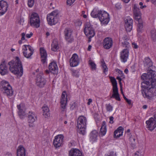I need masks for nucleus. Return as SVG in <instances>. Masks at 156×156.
<instances>
[{"label":"nucleus","instance_id":"obj_45","mask_svg":"<svg viewBox=\"0 0 156 156\" xmlns=\"http://www.w3.org/2000/svg\"><path fill=\"white\" fill-rule=\"evenodd\" d=\"M77 106V103L76 102H72L70 104V108L73 110Z\"/></svg>","mask_w":156,"mask_h":156},{"label":"nucleus","instance_id":"obj_16","mask_svg":"<svg viewBox=\"0 0 156 156\" xmlns=\"http://www.w3.org/2000/svg\"><path fill=\"white\" fill-rule=\"evenodd\" d=\"M9 7L8 3L4 0L0 1V15H2L6 12Z\"/></svg>","mask_w":156,"mask_h":156},{"label":"nucleus","instance_id":"obj_54","mask_svg":"<svg viewBox=\"0 0 156 156\" xmlns=\"http://www.w3.org/2000/svg\"><path fill=\"white\" fill-rule=\"evenodd\" d=\"M139 5H140L141 6L140 7V8L141 9H143V8H145V7H146V6L145 5L143 6V3L142 2H140Z\"/></svg>","mask_w":156,"mask_h":156},{"label":"nucleus","instance_id":"obj_64","mask_svg":"<svg viewBox=\"0 0 156 156\" xmlns=\"http://www.w3.org/2000/svg\"><path fill=\"white\" fill-rule=\"evenodd\" d=\"M152 3L154 4L155 5L156 4V0H151Z\"/></svg>","mask_w":156,"mask_h":156},{"label":"nucleus","instance_id":"obj_61","mask_svg":"<svg viewBox=\"0 0 156 156\" xmlns=\"http://www.w3.org/2000/svg\"><path fill=\"white\" fill-rule=\"evenodd\" d=\"M123 2L126 3H128L130 0H122Z\"/></svg>","mask_w":156,"mask_h":156},{"label":"nucleus","instance_id":"obj_6","mask_svg":"<svg viewBox=\"0 0 156 156\" xmlns=\"http://www.w3.org/2000/svg\"><path fill=\"white\" fill-rule=\"evenodd\" d=\"M40 20L38 15L36 13H33L30 19V25L34 27L37 28L40 26Z\"/></svg>","mask_w":156,"mask_h":156},{"label":"nucleus","instance_id":"obj_36","mask_svg":"<svg viewBox=\"0 0 156 156\" xmlns=\"http://www.w3.org/2000/svg\"><path fill=\"white\" fill-rule=\"evenodd\" d=\"M101 65L102 68L103 72L105 73L107 72L108 71V68L103 60L101 61Z\"/></svg>","mask_w":156,"mask_h":156},{"label":"nucleus","instance_id":"obj_21","mask_svg":"<svg viewBox=\"0 0 156 156\" xmlns=\"http://www.w3.org/2000/svg\"><path fill=\"white\" fill-rule=\"evenodd\" d=\"M8 68L5 61H3L0 64V73L4 75L8 73Z\"/></svg>","mask_w":156,"mask_h":156},{"label":"nucleus","instance_id":"obj_49","mask_svg":"<svg viewBox=\"0 0 156 156\" xmlns=\"http://www.w3.org/2000/svg\"><path fill=\"white\" fill-rule=\"evenodd\" d=\"M26 35V34L25 33H23L21 34V40L22 41H24L25 40L26 41H27V40L25 39V36Z\"/></svg>","mask_w":156,"mask_h":156},{"label":"nucleus","instance_id":"obj_2","mask_svg":"<svg viewBox=\"0 0 156 156\" xmlns=\"http://www.w3.org/2000/svg\"><path fill=\"white\" fill-rule=\"evenodd\" d=\"M9 70L11 73L18 76L21 77L23 74V70L21 62L18 57L15 61H11L8 63Z\"/></svg>","mask_w":156,"mask_h":156},{"label":"nucleus","instance_id":"obj_63","mask_svg":"<svg viewBox=\"0 0 156 156\" xmlns=\"http://www.w3.org/2000/svg\"><path fill=\"white\" fill-rule=\"evenodd\" d=\"M6 154L8 155L7 156H12V154L9 152H7Z\"/></svg>","mask_w":156,"mask_h":156},{"label":"nucleus","instance_id":"obj_57","mask_svg":"<svg viewBox=\"0 0 156 156\" xmlns=\"http://www.w3.org/2000/svg\"><path fill=\"white\" fill-rule=\"evenodd\" d=\"M92 100L91 99H89L88 100V102L87 103V104L88 105H90V103L92 102Z\"/></svg>","mask_w":156,"mask_h":156},{"label":"nucleus","instance_id":"obj_18","mask_svg":"<svg viewBox=\"0 0 156 156\" xmlns=\"http://www.w3.org/2000/svg\"><path fill=\"white\" fill-rule=\"evenodd\" d=\"M125 27L127 32H130L132 29L133 20L130 17H127L125 20Z\"/></svg>","mask_w":156,"mask_h":156},{"label":"nucleus","instance_id":"obj_53","mask_svg":"<svg viewBox=\"0 0 156 156\" xmlns=\"http://www.w3.org/2000/svg\"><path fill=\"white\" fill-rule=\"evenodd\" d=\"M33 35V34L32 32H30V34H27L26 35L27 38H30Z\"/></svg>","mask_w":156,"mask_h":156},{"label":"nucleus","instance_id":"obj_12","mask_svg":"<svg viewBox=\"0 0 156 156\" xmlns=\"http://www.w3.org/2000/svg\"><path fill=\"white\" fill-rule=\"evenodd\" d=\"M63 139L64 136L62 135L56 136L53 142L54 146L56 148L61 146L63 144Z\"/></svg>","mask_w":156,"mask_h":156},{"label":"nucleus","instance_id":"obj_52","mask_svg":"<svg viewBox=\"0 0 156 156\" xmlns=\"http://www.w3.org/2000/svg\"><path fill=\"white\" fill-rule=\"evenodd\" d=\"M115 7L116 8L118 9H120L121 8L120 4L119 3L116 4L115 5Z\"/></svg>","mask_w":156,"mask_h":156},{"label":"nucleus","instance_id":"obj_28","mask_svg":"<svg viewBox=\"0 0 156 156\" xmlns=\"http://www.w3.org/2000/svg\"><path fill=\"white\" fill-rule=\"evenodd\" d=\"M138 22L137 30L138 34L141 33L143 30V24L142 19L136 20Z\"/></svg>","mask_w":156,"mask_h":156},{"label":"nucleus","instance_id":"obj_19","mask_svg":"<svg viewBox=\"0 0 156 156\" xmlns=\"http://www.w3.org/2000/svg\"><path fill=\"white\" fill-rule=\"evenodd\" d=\"M129 51L127 49L123 50L120 52V58L121 61L123 62H126L129 57Z\"/></svg>","mask_w":156,"mask_h":156},{"label":"nucleus","instance_id":"obj_27","mask_svg":"<svg viewBox=\"0 0 156 156\" xmlns=\"http://www.w3.org/2000/svg\"><path fill=\"white\" fill-rule=\"evenodd\" d=\"M123 129L122 126L119 127L114 132V135L115 138L119 137L122 135Z\"/></svg>","mask_w":156,"mask_h":156},{"label":"nucleus","instance_id":"obj_24","mask_svg":"<svg viewBox=\"0 0 156 156\" xmlns=\"http://www.w3.org/2000/svg\"><path fill=\"white\" fill-rule=\"evenodd\" d=\"M40 51L41 58V61L43 64H44L46 62L47 58L46 51L44 48H41Z\"/></svg>","mask_w":156,"mask_h":156},{"label":"nucleus","instance_id":"obj_44","mask_svg":"<svg viewBox=\"0 0 156 156\" xmlns=\"http://www.w3.org/2000/svg\"><path fill=\"white\" fill-rule=\"evenodd\" d=\"M72 74V76L76 77H78L79 76L78 72L76 70H73Z\"/></svg>","mask_w":156,"mask_h":156},{"label":"nucleus","instance_id":"obj_25","mask_svg":"<svg viewBox=\"0 0 156 156\" xmlns=\"http://www.w3.org/2000/svg\"><path fill=\"white\" fill-rule=\"evenodd\" d=\"M69 156H82L81 152L78 149H72L69 151Z\"/></svg>","mask_w":156,"mask_h":156},{"label":"nucleus","instance_id":"obj_48","mask_svg":"<svg viewBox=\"0 0 156 156\" xmlns=\"http://www.w3.org/2000/svg\"><path fill=\"white\" fill-rule=\"evenodd\" d=\"M107 156H116V153L114 151H111L107 154Z\"/></svg>","mask_w":156,"mask_h":156},{"label":"nucleus","instance_id":"obj_62","mask_svg":"<svg viewBox=\"0 0 156 156\" xmlns=\"http://www.w3.org/2000/svg\"><path fill=\"white\" fill-rule=\"evenodd\" d=\"M46 37L47 38L48 36H49L50 35V34L49 32H47L46 33Z\"/></svg>","mask_w":156,"mask_h":156},{"label":"nucleus","instance_id":"obj_43","mask_svg":"<svg viewBox=\"0 0 156 156\" xmlns=\"http://www.w3.org/2000/svg\"><path fill=\"white\" fill-rule=\"evenodd\" d=\"M127 41H124L122 42L123 46L126 48H128L129 46V43Z\"/></svg>","mask_w":156,"mask_h":156},{"label":"nucleus","instance_id":"obj_20","mask_svg":"<svg viewBox=\"0 0 156 156\" xmlns=\"http://www.w3.org/2000/svg\"><path fill=\"white\" fill-rule=\"evenodd\" d=\"M134 18L136 20L141 19L140 18L141 12L139 8L137 5H134L133 9Z\"/></svg>","mask_w":156,"mask_h":156},{"label":"nucleus","instance_id":"obj_56","mask_svg":"<svg viewBox=\"0 0 156 156\" xmlns=\"http://www.w3.org/2000/svg\"><path fill=\"white\" fill-rule=\"evenodd\" d=\"M132 45H133V48L135 49H136L138 48V45H137L136 44H135L134 43H132Z\"/></svg>","mask_w":156,"mask_h":156},{"label":"nucleus","instance_id":"obj_46","mask_svg":"<svg viewBox=\"0 0 156 156\" xmlns=\"http://www.w3.org/2000/svg\"><path fill=\"white\" fill-rule=\"evenodd\" d=\"M75 0H67V5L69 6L75 2Z\"/></svg>","mask_w":156,"mask_h":156},{"label":"nucleus","instance_id":"obj_8","mask_svg":"<svg viewBox=\"0 0 156 156\" xmlns=\"http://www.w3.org/2000/svg\"><path fill=\"white\" fill-rule=\"evenodd\" d=\"M37 120L36 115L34 112L30 111L28 113L27 121L29 127H33L34 126V122Z\"/></svg>","mask_w":156,"mask_h":156},{"label":"nucleus","instance_id":"obj_40","mask_svg":"<svg viewBox=\"0 0 156 156\" xmlns=\"http://www.w3.org/2000/svg\"><path fill=\"white\" fill-rule=\"evenodd\" d=\"M111 81L112 84V86L117 85V81L114 77L109 76Z\"/></svg>","mask_w":156,"mask_h":156},{"label":"nucleus","instance_id":"obj_22","mask_svg":"<svg viewBox=\"0 0 156 156\" xmlns=\"http://www.w3.org/2000/svg\"><path fill=\"white\" fill-rule=\"evenodd\" d=\"M48 68L52 73L55 74L57 73L58 67L55 62H53L50 63L49 65Z\"/></svg>","mask_w":156,"mask_h":156},{"label":"nucleus","instance_id":"obj_50","mask_svg":"<svg viewBox=\"0 0 156 156\" xmlns=\"http://www.w3.org/2000/svg\"><path fill=\"white\" fill-rule=\"evenodd\" d=\"M135 156H143L140 151H137L135 154Z\"/></svg>","mask_w":156,"mask_h":156},{"label":"nucleus","instance_id":"obj_13","mask_svg":"<svg viewBox=\"0 0 156 156\" xmlns=\"http://www.w3.org/2000/svg\"><path fill=\"white\" fill-rule=\"evenodd\" d=\"M102 44L105 49L107 50L109 49L112 47L113 41L111 38L107 37L103 40Z\"/></svg>","mask_w":156,"mask_h":156},{"label":"nucleus","instance_id":"obj_34","mask_svg":"<svg viewBox=\"0 0 156 156\" xmlns=\"http://www.w3.org/2000/svg\"><path fill=\"white\" fill-rule=\"evenodd\" d=\"M144 65L148 68L151 67L153 66V63L151 59L148 57L145 58Z\"/></svg>","mask_w":156,"mask_h":156},{"label":"nucleus","instance_id":"obj_41","mask_svg":"<svg viewBox=\"0 0 156 156\" xmlns=\"http://www.w3.org/2000/svg\"><path fill=\"white\" fill-rule=\"evenodd\" d=\"M105 107L107 112H110L113 110V107L110 104H106Z\"/></svg>","mask_w":156,"mask_h":156},{"label":"nucleus","instance_id":"obj_9","mask_svg":"<svg viewBox=\"0 0 156 156\" xmlns=\"http://www.w3.org/2000/svg\"><path fill=\"white\" fill-rule=\"evenodd\" d=\"M24 56L27 58H29L33 54L34 50L30 45H24L22 47Z\"/></svg>","mask_w":156,"mask_h":156},{"label":"nucleus","instance_id":"obj_15","mask_svg":"<svg viewBox=\"0 0 156 156\" xmlns=\"http://www.w3.org/2000/svg\"><path fill=\"white\" fill-rule=\"evenodd\" d=\"M67 95L66 91H64L63 92L62 94L60 102L61 107L62 111H64L66 108L67 101Z\"/></svg>","mask_w":156,"mask_h":156},{"label":"nucleus","instance_id":"obj_3","mask_svg":"<svg viewBox=\"0 0 156 156\" xmlns=\"http://www.w3.org/2000/svg\"><path fill=\"white\" fill-rule=\"evenodd\" d=\"M91 15L93 18L98 17L101 22L104 24H107L109 21V14L105 11H98L94 9L91 12Z\"/></svg>","mask_w":156,"mask_h":156},{"label":"nucleus","instance_id":"obj_51","mask_svg":"<svg viewBox=\"0 0 156 156\" xmlns=\"http://www.w3.org/2000/svg\"><path fill=\"white\" fill-rule=\"evenodd\" d=\"M122 39L123 41L129 40V38L126 35H123V36L122 37Z\"/></svg>","mask_w":156,"mask_h":156},{"label":"nucleus","instance_id":"obj_1","mask_svg":"<svg viewBox=\"0 0 156 156\" xmlns=\"http://www.w3.org/2000/svg\"><path fill=\"white\" fill-rule=\"evenodd\" d=\"M150 69L147 74H144L141 76L143 80H148L141 83L143 95L148 99L156 97V73Z\"/></svg>","mask_w":156,"mask_h":156},{"label":"nucleus","instance_id":"obj_5","mask_svg":"<svg viewBox=\"0 0 156 156\" xmlns=\"http://www.w3.org/2000/svg\"><path fill=\"white\" fill-rule=\"evenodd\" d=\"M47 19L48 24L50 26L56 24L58 20V15L55 12L53 11L47 15Z\"/></svg>","mask_w":156,"mask_h":156},{"label":"nucleus","instance_id":"obj_55","mask_svg":"<svg viewBox=\"0 0 156 156\" xmlns=\"http://www.w3.org/2000/svg\"><path fill=\"white\" fill-rule=\"evenodd\" d=\"M110 122H109L110 123H113V119L114 118L113 116H111L110 118Z\"/></svg>","mask_w":156,"mask_h":156},{"label":"nucleus","instance_id":"obj_59","mask_svg":"<svg viewBox=\"0 0 156 156\" xmlns=\"http://www.w3.org/2000/svg\"><path fill=\"white\" fill-rule=\"evenodd\" d=\"M116 79L118 80L119 82H120L122 80V79L119 76H117L116 78Z\"/></svg>","mask_w":156,"mask_h":156},{"label":"nucleus","instance_id":"obj_31","mask_svg":"<svg viewBox=\"0 0 156 156\" xmlns=\"http://www.w3.org/2000/svg\"><path fill=\"white\" fill-rule=\"evenodd\" d=\"M42 109L43 111V115L45 118H47L50 116V113L49 112V109L46 106H44L42 107Z\"/></svg>","mask_w":156,"mask_h":156},{"label":"nucleus","instance_id":"obj_32","mask_svg":"<svg viewBox=\"0 0 156 156\" xmlns=\"http://www.w3.org/2000/svg\"><path fill=\"white\" fill-rule=\"evenodd\" d=\"M9 86H11L9 84V83L7 81L3 80L0 82V87L1 90L7 88L9 87Z\"/></svg>","mask_w":156,"mask_h":156},{"label":"nucleus","instance_id":"obj_58","mask_svg":"<svg viewBox=\"0 0 156 156\" xmlns=\"http://www.w3.org/2000/svg\"><path fill=\"white\" fill-rule=\"evenodd\" d=\"M126 102L129 105H131V100H129L127 99L126 101Z\"/></svg>","mask_w":156,"mask_h":156},{"label":"nucleus","instance_id":"obj_60","mask_svg":"<svg viewBox=\"0 0 156 156\" xmlns=\"http://www.w3.org/2000/svg\"><path fill=\"white\" fill-rule=\"evenodd\" d=\"M124 72L126 74H127L128 73V70L127 69H126L124 70Z\"/></svg>","mask_w":156,"mask_h":156},{"label":"nucleus","instance_id":"obj_29","mask_svg":"<svg viewBox=\"0 0 156 156\" xmlns=\"http://www.w3.org/2000/svg\"><path fill=\"white\" fill-rule=\"evenodd\" d=\"M25 150L22 146L18 147L17 151V156H25Z\"/></svg>","mask_w":156,"mask_h":156},{"label":"nucleus","instance_id":"obj_37","mask_svg":"<svg viewBox=\"0 0 156 156\" xmlns=\"http://www.w3.org/2000/svg\"><path fill=\"white\" fill-rule=\"evenodd\" d=\"M111 98H115L118 101H120L121 99L119 97V94L118 92L113 93L112 96H111Z\"/></svg>","mask_w":156,"mask_h":156},{"label":"nucleus","instance_id":"obj_14","mask_svg":"<svg viewBox=\"0 0 156 156\" xmlns=\"http://www.w3.org/2000/svg\"><path fill=\"white\" fill-rule=\"evenodd\" d=\"M72 30L69 28L65 29L64 33L65 39L67 41L69 42H71L74 40L73 37L72 35Z\"/></svg>","mask_w":156,"mask_h":156},{"label":"nucleus","instance_id":"obj_33","mask_svg":"<svg viewBox=\"0 0 156 156\" xmlns=\"http://www.w3.org/2000/svg\"><path fill=\"white\" fill-rule=\"evenodd\" d=\"M59 48L58 42L56 40H54L51 44V49L54 51H56Z\"/></svg>","mask_w":156,"mask_h":156},{"label":"nucleus","instance_id":"obj_4","mask_svg":"<svg viewBox=\"0 0 156 156\" xmlns=\"http://www.w3.org/2000/svg\"><path fill=\"white\" fill-rule=\"evenodd\" d=\"M87 122V119L85 117L81 115L78 118L77 122L78 132L83 135H85L86 133Z\"/></svg>","mask_w":156,"mask_h":156},{"label":"nucleus","instance_id":"obj_11","mask_svg":"<svg viewBox=\"0 0 156 156\" xmlns=\"http://www.w3.org/2000/svg\"><path fill=\"white\" fill-rule=\"evenodd\" d=\"M36 84L40 88L43 87L46 83V80L41 75H37L36 79Z\"/></svg>","mask_w":156,"mask_h":156},{"label":"nucleus","instance_id":"obj_42","mask_svg":"<svg viewBox=\"0 0 156 156\" xmlns=\"http://www.w3.org/2000/svg\"><path fill=\"white\" fill-rule=\"evenodd\" d=\"M151 37L153 41H155L156 40V31H151Z\"/></svg>","mask_w":156,"mask_h":156},{"label":"nucleus","instance_id":"obj_38","mask_svg":"<svg viewBox=\"0 0 156 156\" xmlns=\"http://www.w3.org/2000/svg\"><path fill=\"white\" fill-rule=\"evenodd\" d=\"M89 64L92 70H94L96 69V65L94 62L90 60L89 61Z\"/></svg>","mask_w":156,"mask_h":156},{"label":"nucleus","instance_id":"obj_23","mask_svg":"<svg viewBox=\"0 0 156 156\" xmlns=\"http://www.w3.org/2000/svg\"><path fill=\"white\" fill-rule=\"evenodd\" d=\"M98 133L96 130H93L90 133L89 135V140L92 143L95 142L97 140Z\"/></svg>","mask_w":156,"mask_h":156},{"label":"nucleus","instance_id":"obj_7","mask_svg":"<svg viewBox=\"0 0 156 156\" xmlns=\"http://www.w3.org/2000/svg\"><path fill=\"white\" fill-rule=\"evenodd\" d=\"M84 31L85 34L89 38L93 37L95 34L92 26L89 22L86 23Z\"/></svg>","mask_w":156,"mask_h":156},{"label":"nucleus","instance_id":"obj_26","mask_svg":"<svg viewBox=\"0 0 156 156\" xmlns=\"http://www.w3.org/2000/svg\"><path fill=\"white\" fill-rule=\"evenodd\" d=\"M3 93L6 95L8 97H9L13 94V91L11 86H9V87L5 89H3L1 90Z\"/></svg>","mask_w":156,"mask_h":156},{"label":"nucleus","instance_id":"obj_39","mask_svg":"<svg viewBox=\"0 0 156 156\" xmlns=\"http://www.w3.org/2000/svg\"><path fill=\"white\" fill-rule=\"evenodd\" d=\"M35 0H27V5L29 7L32 8L34 6Z\"/></svg>","mask_w":156,"mask_h":156},{"label":"nucleus","instance_id":"obj_35","mask_svg":"<svg viewBox=\"0 0 156 156\" xmlns=\"http://www.w3.org/2000/svg\"><path fill=\"white\" fill-rule=\"evenodd\" d=\"M17 108L19 110L18 114L19 117L21 119H22L23 118V116L25 115L24 112L21 108L20 105H17Z\"/></svg>","mask_w":156,"mask_h":156},{"label":"nucleus","instance_id":"obj_47","mask_svg":"<svg viewBox=\"0 0 156 156\" xmlns=\"http://www.w3.org/2000/svg\"><path fill=\"white\" fill-rule=\"evenodd\" d=\"M112 90L113 93L118 92L117 85L113 86Z\"/></svg>","mask_w":156,"mask_h":156},{"label":"nucleus","instance_id":"obj_30","mask_svg":"<svg viewBox=\"0 0 156 156\" xmlns=\"http://www.w3.org/2000/svg\"><path fill=\"white\" fill-rule=\"evenodd\" d=\"M106 126L105 121H103L101 124V127L100 129V134L102 136H104L106 132Z\"/></svg>","mask_w":156,"mask_h":156},{"label":"nucleus","instance_id":"obj_10","mask_svg":"<svg viewBox=\"0 0 156 156\" xmlns=\"http://www.w3.org/2000/svg\"><path fill=\"white\" fill-rule=\"evenodd\" d=\"M146 128L151 131H152L156 127V121L153 117L146 121Z\"/></svg>","mask_w":156,"mask_h":156},{"label":"nucleus","instance_id":"obj_17","mask_svg":"<svg viewBox=\"0 0 156 156\" xmlns=\"http://www.w3.org/2000/svg\"><path fill=\"white\" fill-rule=\"evenodd\" d=\"M79 61L77 55L76 54H73L69 59L70 66L71 67L77 66L79 63Z\"/></svg>","mask_w":156,"mask_h":156}]
</instances>
